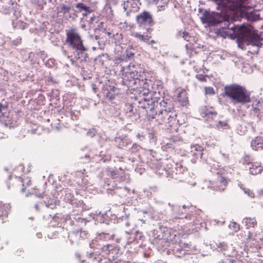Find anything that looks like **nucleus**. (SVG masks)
I'll return each instance as SVG.
<instances>
[{
	"label": "nucleus",
	"instance_id": "1",
	"mask_svg": "<svg viewBox=\"0 0 263 263\" xmlns=\"http://www.w3.org/2000/svg\"><path fill=\"white\" fill-rule=\"evenodd\" d=\"M221 96L229 98L234 104L244 105L251 102L250 92L245 86L237 83L226 85Z\"/></svg>",
	"mask_w": 263,
	"mask_h": 263
},
{
	"label": "nucleus",
	"instance_id": "2",
	"mask_svg": "<svg viewBox=\"0 0 263 263\" xmlns=\"http://www.w3.org/2000/svg\"><path fill=\"white\" fill-rule=\"evenodd\" d=\"M179 238V234L176 230L173 229H164L161 231L154 240L159 247H167L170 244L176 242Z\"/></svg>",
	"mask_w": 263,
	"mask_h": 263
},
{
	"label": "nucleus",
	"instance_id": "3",
	"mask_svg": "<svg viewBox=\"0 0 263 263\" xmlns=\"http://www.w3.org/2000/svg\"><path fill=\"white\" fill-rule=\"evenodd\" d=\"M66 43L73 49L78 52L79 54H83L86 50L83 46V41L78 30L70 28L66 30Z\"/></svg>",
	"mask_w": 263,
	"mask_h": 263
},
{
	"label": "nucleus",
	"instance_id": "4",
	"mask_svg": "<svg viewBox=\"0 0 263 263\" xmlns=\"http://www.w3.org/2000/svg\"><path fill=\"white\" fill-rule=\"evenodd\" d=\"M224 23L225 26L222 28L224 29L233 31V33L230 34L235 37L249 36L255 33V30L254 29V27L250 25L236 26L233 23L226 21H224Z\"/></svg>",
	"mask_w": 263,
	"mask_h": 263
},
{
	"label": "nucleus",
	"instance_id": "5",
	"mask_svg": "<svg viewBox=\"0 0 263 263\" xmlns=\"http://www.w3.org/2000/svg\"><path fill=\"white\" fill-rule=\"evenodd\" d=\"M8 187H20L22 186L21 191L22 192H27L31 194L33 192L31 180L28 178L22 179L16 176H9L8 180Z\"/></svg>",
	"mask_w": 263,
	"mask_h": 263
},
{
	"label": "nucleus",
	"instance_id": "6",
	"mask_svg": "<svg viewBox=\"0 0 263 263\" xmlns=\"http://www.w3.org/2000/svg\"><path fill=\"white\" fill-rule=\"evenodd\" d=\"M177 115L176 112L170 113L166 111H161L156 114L152 118L155 119L159 124H164L167 127H172L176 123Z\"/></svg>",
	"mask_w": 263,
	"mask_h": 263
},
{
	"label": "nucleus",
	"instance_id": "7",
	"mask_svg": "<svg viewBox=\"0 0 263 263\" xmlns=\"http://www.w3.org/2000/svg\"><path fill=\"white\" fill-rule=\"evenodd\" d=\"M209 182V187L211 189L215 191L222 192L227 188L228 181L226 177L218 173L214 175Z\"/></svg>",
	"mask_w": 263,
	"mask_h": 263
},
{
	"label": "nucleus",
	"instance_id": "8",
	"mask_svg": "<svg viewBox=\"0 0 263 263\" xmlns=\"http://www.w3.org/2000/svg\"><path fill=\"white\" fill-rule=\"evenodd\" d=\"M136 19L137 24L140 26L152 27L155 24L152 14L147 11H143L137 15Z\"/></svg>",
	"mask_w": 263,
	"mask_h": 263
},
{
	"label": "nucleus",
	"instance_id": "9",
	"mask_svg": "<svg viewBox=\"0 0 263 263\" xmlns=\"http://www.w3.org/2000/svg\"><path fill=\"white\" fill-rule=\"evenodd\" d=\"M158 87L157 82L146 80L143 84V90L140 91V93H142L143 96H147L151 93H156Z\"/></svg>",
	"mask_w": 263,
	"mask_h": 263
},
{
	"label": "nucleus",
	"instance_id": "10",
	"mask_svg": "<svg viewBox=\"0 0 263 263\" xmlns=\"http://www.w3.org/2000/svg\"><path fill=\"white\" fill-rule=\"evenodd\" d=\"M202 117L206 121L213 125L216 122L217 112L213 107L205 108L202 112Z\"/></svg>",
	"mask_w": 263,
	"mask_h": 263
},
{
	"label": "nucleus",
	"instance_id": "11",
	"mask_svg": "<svg viewBox=\"0 0 263 263\" xmlns=\"http://www.w3.org/2000/svg\"><path fill=\"white\" fill-rule=\"evenodd\" d=\"M202 214V211L199 210H195L194 212H192L190 218L191 220L190 223H192L193 225L195 226L200 225L203 221ZM197 228H199V227H196L194 229H196Z\"/></svg>",
	"mask_w": 263,
	"mask_h": 263
},
{
	"label": "nucleus",
	"instance_id": "12",
	"mask_svg": "<svg viewBox=\"0 0 263 263\" xmlns=\"http://www.w3.org/2000/svg\"><path fill=\"white\" fill-rule=\"evenodd\" d=\"M106 172L107 175L112 179H118L120 181L124 180L125 173L122 170L119 171L117 169L108 168L106 170Z\"/></svg>",
	"mask_w": 263,
	"mask_h": 263
},
{
	"label": "nucleus",
	"instance_id": "13",
	"mask_svg": "<svg viewBox=\"0 0 263 263\" xmlns=\"http://www.w3.org/2000/svg\"><path fill=\"white\" fill-rule=\"evenodd\" d=\"M242 222L247 229H255L258 225L256 217H245L242 219Z\"/></svg>",
	"mask_w": 263,
	"mask_h": 263
},
{
	"label": "nucleus",
	"instance_id": "14",
	"mask_svg": "<svg viewBox=\"0 0 263 263\" xmlns=\"http://www.w3.org/2000/svg\"><path fill=\"white\" fill-rule=\"evenodd\" d=\"M10 209L11 205L9 203L0 201V219L2 220V222L4 219L7 217Z\"/></svg>",
	"mask_w": 263,
	"mask_h": 263
},
{
	"label": "nucleus",
	"instance_id": "15",
	"mask_svg": "<svg viewBox=\"0 0 263 263\" xmlns=\"http://www.w3.org/2000/svg\"><path fill=\"white\" fill-rule=\"evenodd\" d=\"M160 106L162 107V111H166L170 113L175 112L174 104L170 100H163L160 102Z\"/></svg>",
	"mask_w": 263,
	"mask_h": 263
},
{
	"label": "nucleus",
	"instance_id": "16",
	"mask_svg": "<svg viewBox=\"0 0 263 263\" xmlns=\"http://www.w3.org/2000/svg\"><path fill=\"white\" fill-rule=\"evenodd\" d=\"M253 149L258 151L263 149V139L261 137H257L253 139L251 143Z\"/></svg>",
	"mask_w": 263,
	"mask_h": 263
},
{
	"label": "nucleus",
	"instance_id": "17",
	"mask_svg": "<svg viewBox=\"0 0 263 263\" xmlns=\"http://www.w3.org/2000/svg\"><path fill=\"white\" fill-rule=\"evenodd\" d=\"M125 9L127 11L135 12L138 9L137 3L135 0H128L125 4Z\"/></svg>",
	"mask_w": 263,
	"mask_h": 263
},
{
	"label": "nucleus",
	"instance_id": "18",
	"mask_svg": "<svg viewBox=\"0 0 263 263\" xmlns=\"http://www.w3.org/2000/svg\"><path fill=\"white\" fill-rule=\"evenodd\" d=\"M76 7L79 9L80 12L84 11L83 15L86 16L87 14L90 13L93 11V9L89 6H87L85 4L82 3H78L76 5Z\"/></svg>",
	"mask_w": 263,
	"mask_h": 263
},
{
	"label": "nucleus",
	"instance_id": "19",
	"mask_svg": "<svg viewBox=\"0 0 263 263\" xmlns=\"http://www.w3.org/2000/svg\"><path fill=\"white\" fill-rule=\"evenodd\" d=\"M263 170L262 167L258 164H252L249 167V171L251 174L256 175L260 173Z\"/></svg>",
	"mask_w": 263,
	"mask_h": 263
},
{
	"label": "nucleus",
	"instance_id": "20",
	"mask_svg": "<svg viewBox=\"0 0 263 263\" xmlns=\"http://www.w3.org/2000/svg\"><path fill=\"white\" fill-rule=\"evenodd\" d=\"M168 0H156V3L153 4H155L157 6L158 11H163L167 7Z\"/></svg>",
	"mask_w": 263,
	"mask_h": 263
},
{
	"label": "nucleus",
	"instance_id": "21",
	"mask_svg": "<svg viewBox=\"0 0 263 263\" xmlns=\"http://www.w3.org/2000/svg\"><path fill=\"white\" fill-rule=\"evenodd\" d=\"M178 101L181 103L182 106H186L188 103V98L185 91H182L178 94Z\"/></svg>",
	"mask_w": 263,
	"mask_h": 263
},
{
	"label": "nucleus",
	"instance_id": "22",
	"mask_svg": "<svg viewBox=\"0 0 263 263\" xmlns=\"http://www.w3.org/2000/svg\"><path fill=\"white\" fill-rule=\"evenodd\" d=\"M132 35L134 36L135 38L138 39L140 41L145 43H148V42L151 38V35H143L139 33H135L133 34Z\"/></svg>",
	"mask_w": 263,
	"mask_h": 263
},
{
	"label": "nucleus",
	"instance_id": "23",
	"mask_svg": "<svg viewBox=\"0 0 263 263\" xmlns=\"http://www.w3.org/2000/svg\"><path fill=\"white\" fill-rule=\"evenodd\" d=\"M59 200L54 199H49L45 201L46 205L47 208L51 209H54L56 208L57 205L59 204Z\"/></svg>",
	"mask_w": 263,
	"mask_h": 263
},
{
	"label": "nucleus",
	"instance_id": "24",
	"mask_svg": "<svg viewBox=\"0 0 263 263\" xmlns=\"http://www.w3.org/2000/svg\"><path fill=\"white\" fill-rule=\"evenodd\" d=\"M101 249L102 252L103 253L104 255H108L111 251L114 250V246L111 245H104L101 248Z\"/></svg>",
	"mask_w": 263,
	"mask_h": 263
},
{
	"label": "nucleus",
	"instance_id": "25",
	"mask_svg": "<svg viewBox=\"0 0 263 263\" xmlns=\"http://www.w3.org/2000/svg\"><path fill=\"white\" fill-rule=\"evenodd\" d=\"M246 17L248 20L250 21H255L260 19L259 14H257L254 12L247 13L246 14Z\"/></svg>",
	"mask_w": 263,
	"mask_h": 263
},
{
	"label": "nucleus",
	"instance_id": "26",
	"mask_svg": "<svg viewBox=\"0 0 263 263\" xmlns=\"http://www.w3.org/2000/svg\"><path fill=\"white\" fill-rule=\"evenodd\" d=\"M72 8V6L71 5V4H69L68 5L62 4L61 6L60 12L63 13L64 14L69 13Z\"/></svg>",
	"mask_w": 263,
	"mask_h": 263
},
{
	"label": "nucleus",
	"instance_id": "27",
	"mask_svg": "<svg viewBox=\"0 0 263 263\" xmlns=\"http://www.w3.org/2000/svg\"><path fill=\"white\" fill-rule=\"evenodd\" d=\"M253 46H255L256 48V50H254L252 52V53H258L259 51H263V44L259 41H257L256 43L251 44Z\"/></svg>",
	"mask_w": 263,
	"mask_h": 263
},
{
	"label": "nucleus",
	"instance_id": "28",
	"mask_svg": "<svg viewBox=\"0 0 263 263\" xmlns=\"http://www.w3.org/2000/svg\"><path fill=\"white\" fill-rule=\"evenodd\" d=\"M115 142L119 148H122L125 145L124 139L121 137H117L115 138Z\"/></svg>",
	"mask_w": 263,
	"mask_h": 263
},
{
	"label": "nucleus",
	"instance_id": "29",
	"mask_svg": "<svg viewBox=\"0 0 263 263\" xmlns=\"http://www.w3.org/2000/svg\"><path fill=\"white\" fill-rule=\"evenodd\" d=\"M191 152L194 155H196V152H201L203 151V147L199 144H194L191 146Z\"/></svg>",
	"mask_w": 263,
	"mask_h": 263
},
{
	"label": "nucleus",
	"instance_id": "30",
	"mask_svg": "<svg viewBox=\"0 0 263 263\" xmlns=\"http://www.w3.org/2000/svg\"><path fill=\"white\" fill-rule=\"evenodd\" d=\"M251 1V0L245 1L243 3L244 4V5H246V6H242L239 7L238 6V4L237 3V0H236V4H235L236 10H238L239 9L241 10L242 8H249V7H252V4H251V5H249V4L250 3Z\"/></svg>",
	"mask_w": 263,
	"mask_h": 263
},
{
	"label": "nucleus",
	"instance_id": "31",
	"mask_svg": "<svg viewBox=\"0 0 263 263\" xmlns=\"http://www.w3.org/2000/svg\"><path fill=\"white\" fill-rule=\"evenodd\" d=\"M229 227L235 232L239 231L240 230L239 224L235 221H231Z\"/></svg>",
	"mask_w": 263,
	"mask_h": 263
},
{
	"label": "nucleus",
	"instance_id": "32",
	"mask_svg": "<svg viewBox=\"0 0 263 263\" xmlns=\"http://www.w3.org/2000/svg\"><path fill=\"white\" fill-rule=\"evenodd\" d=\"M181 244H182V242H181ZM181 246L186 251H190L192 253L194 252L193 250H195L194 247H192L190 243H183L182 245H181Z\"/></svg>",
	"mask_w": 263,
	"mask_h": 263
},
{
	"label": "nucleus",
	"instance_id": "33",
	"mask_svg": "<svg viewBox=\"0 0 263 263\" xmlns=\"http://www.w3.org/2000/svg\"><path fill=\"white\" fill-rule=\"evenodd\" d=\"M126 114L128 117L131 118H133L135 120L140 117V116L138 114H136L133 112V108L129 109V111L126 112Z\"/></svg>",
	"mask_w": 263,
	"mask_h": 263
},
{
	"label": "nucleus",
	"instance_id": "34",
	"mask_svg": "<svg viewBox=\"0 0 263 263\" xmlns=\"http://www.w3.org/2000/svg\"><path fill=\"white\" fill-rule=\"evenodd\" d=\"M243 191L249 197L251 198H254V193L251 189L249 188H243Z\"/></svg>",
	"mask_w": 263,
	"mask_h": 263
},
{
	"label": "nucleus",
	"instance_id": "35",
	"mask_svg": "<svg viewBox=\"0 0 263 263\" xmlns=\"http://www.w3.org/2000/svg\"><path fill=\"white\" fill-rule=\"evenodd\" d=\"M204 89L206 95H214L215 94V90L212 87H205Z\"/></svg>",
	"mask_w": 263,
	"mask_h": 263
},
{
	"label": "nucleus",
	"instance_id": "36",
	"mask_svg": "<svg viewBox=\"0 0 263 263\" xmlns=\"http://www.w3.org/2000/svg\"><path fill=\"white\" fill-rule=\"evenodd\" d=\"M218 6H221L222 7H226L227 6L228 0H213Z\"/></svg>",
	"mask_w": 263,
	"mask_h": 263
},
{
	"label": "nucleus",
	"instance_id": "37",
	"mask_svg": "<svg viewBox=\"0 0 263 263\" xmlns=\"http://www.w3.org/2000/svg\"><path fill=\"white\" fill-rule=\"evenodd\" d=\"M195 77L201 82H206L207 80V76L204 74H198L196 75Z\"/></svg>",
	"mask_w": 263,
	"mask_h": 263
},
{
	"label": "nucleus",
	"instance_id": "38",
	"mask_svg": "<svg viewBox=\"0 0 263 263\" xmlns=\"http://www.w3.org/2000/svg\"><path fill=\"white\" fill-rule=\"evenodd\" d=\"M217 126L218 127H221L224 129H227L229 127V125L226 122L221 121H219L218 122Z\"/></svg>",
	"mask_w": 263,
	"mask_h": 263
},
{
	"label": "nucleus",
	"instance_id": "39",
	"mask_svg": "<svg viewBox=\"0 0 263 263\" xmlns=\"http://www.w3.org/2000/svg\"><path fill=\"white\" fill-rule=\"evenodd\" d=\"M135 53L130 50H126V58L128 60L133 58L134 57Z\"/></svg>",
	"mask_w": 263,
	"mask_h": 263
},
{
	"label": "nucleus",
	"instance_id": "40",
	"mask_svg": "<svg viewBox=\"0 0 263 263\" xmlns=\"http://www.w3.org/2000/svg\"><path fill=\"white\" fill-rule=\"evenodd\" d=\"M182 37L184 38V40H186L187 41H189V38L190 37L189 33L187 32H184L183 33Z\"/></svg>",
	"mask_w": 263,
	"mask_h": 263
},
{
	"label": "nucleus",
	"instance_id": "41",
	"mask_svg": "<svg viewBox=\"0 0 263 263\" xmlns=\"http://www.w3.org/2000/svg\"><path fill=\"white\" fill-rule=\"evenodd\" d=\"M6 243L4 240L0 239V250H2L3 248V246Z\"/></svg>",
	"mask_w": 263,
	"mask_h": 263
},
{
	"label": "nucleus",
	"instance_id": "42",
	"mask_svg": "<svg viewBox=\"0 0 263 263\" xmlns=\"http://www.w3.org/2000/svg\"><path fill=\"white\" fill-rule=\"evenodd\" d=\"M149 4H153L154 3H156V0H146Z\"/></svg>",
	"mask_w": 263,
	"mask_h": 263
},
{
	"label": "nucleus",
	"instance_id": "43",
	"mask_svg": "<svg viewBox=\"0 0 263 263\" xmlns=\"http://www.w3.org/2000/svg\"><path fill=\"white\" fill-rule=\"evenodd\" d=\"M156 42L155 41V40H151V41H149L148 42V43H147L148 44H155L156 43Z\"/></svg>",
	"mask_w": 263,
	"mask_h": 263
},
{
	"label": "nucleus",
	"instance_id": "44",
	"mask_svg": "<svg viewBox=\"0 0 263 263\" xmlns=\"http://www.w3.org/2000/svg\"><path fill=\"white\" fill-rule=\"evenodd\" d=\"M3 108H5V106L0 103V112H2Z\"/></svg>",
	"mask_w": 263,
	"mask_h": 263
},
{
	"label": "nucleus",
	"instance_id": "45",
	"mask_svg": "<svg viewBox=\"0 0 263 263\" xmlns=\"http://www.w3.org/2000/svg\"><path fill=\"white\" fill-rule=\"evenodd\" d=\"M215 23L216 24H219V23H222V21H221V20L215 21Z\"/></svg>",
	"mask_w": 263,
	"mask_h": 263
},
{
	"label": "nucleus",
	"instance_id": "46",
	"mask_svg": "<svg viewBox=\"0 0 263 263\" xmlns=\"http://www.w3.org/2000/svg\"><path fill=\"white\" fill-rule=\"evenodd\" d=\"M260 241L261 242V244L263 245V236L259 238Z\"/></svg>",
	"mask_w": 263,
	"mask_h": 263
},
{
	"label": "nucleus",
	"instance_id": "47",
	"mask_svg": "<svg viewBox=\"0 0 263 263\" xmlns=\"http://www.w3.org/2000/svg\"><path fill=\"white\" fill-rule=\"evenodd\" d=\"M117 263H129V262H124L122 261H119V262Z\"/></svg>",
	"mask_w": 263,
	"mask_h": 263
},
{
	"label": "nucleus",
	"instance_id": "48",
	"mask_svg": "<svg viewBox=\"0 0 263 263\" xmlns=\"http://www.w3.org/2000/svg\"><path fill=\"white\" fill-rule=\"evenodd\" d=\"M252 234L251 232H249V237L250 238L251 237H252Z\"/></svg>",
	"mask_w": 263,
	"mask_h": 263
},
{
	"label": "nucleus",
	"instance_id": "49",
	"mask_svg": "<svg viewBox=\"0 0 263 263\" xmlns=\"http://www.w3.org/2000/svg\"><path fill=\"white\" fill-rule=\"evenodd\" d=\"M71 61L72 64H74V61L73 59H71Z\"/></svg>",
	"mask_w": 263,
	"mask_h": 263
},
{
	"label": "nucleus",
	"instance_id": "50",
	"mask_svg": "<svg viewBox=\"0 0 263 263\" xmlns=\"http://www.w3.org/2000/svg\"><path fill=\"white\" fill-rule=\"evenodd\" d=\"M93 19H94V18H93L92 17H91V18H90V20H91V21H93Z\"/></svg>",
	"mask_w": 263,
	"mask_h": 263
},
{
	"label": "nucleus",
	"instance_id": "51",
	"mask_svg": "<svg viewBox=\"0 0 263 263\" xmlns=\"http://www.w3.org/2000/svg\"><path fill=\"white\" fill-rule=\"evenodd\" d=\"M107 34H108V35H110V32H107Z\"/></svg>",
	"mask_w": 263,
	"mask_h": 263
},
{
	"label": "nucleus",
	"instance_id": "52",
	"mask_svg": "<svg viewBox=\"0 0 263 263\" xmlns=\"http://www.w3.org/2000/svg\"><path fill=\"white\" fill-rule=\"evenodd\" d=\"M226 32L227 33V34H229V32L226 31Z\"/></svg>",
	"mask_w": 263,
	"mask_h": 263
},
{
	"label": "nucleus",
	"instance_id": "53",
	"mask_svg": "<svg viewBox=\"0 0 263 263\" xmlns=\"http://www.w3.org/2000/svg\"><path fill=\"white\" fill-rule=\"evenodd\" d=\"M79 58H80V57H79L76 58V60H78Z\"/></svg>",
	"mask_w": 263,
	"mask_h": 263
}]
</instances>
